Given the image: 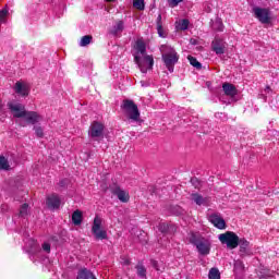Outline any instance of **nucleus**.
I'll use <instances>...</instances> for the list:
<instances>
[{
    "label": "nucleus",
    "instance_id": "38",
    "mask_svg": "<svg viewBox=\"0 0 279 279\" xmlns=\"http://www.w3.org/2000/svg\"><path fill=\"white\" fill-rule=\"evenodd\" d=\"M153 266L155 267V269H157V271H160V269H158V262H153Z\"/></svg>",
    "mask_w": 279,
    "mask_h": 279
},
{
    "label": "nucleus",
    "instance_id": "9",
    "mask_svg": "<svg viewBox=\"0 0 279 279\" xmlns=\"http://www.w3.org/2000/svg\"><path fill=\"white\" fill-rule=\"evenodd\" d=\"M104 130H105L104 123L94 121L89 126L88 136L90 138H94V141L104 138Z\"/></svg>",
    "mask_w": 279,
    "mask_h": 279
},
{
    "label": "nucleus",
    "instance_id": "4",
    "mask_svg": "<svg viewBox=\"0 0 279 279\" xmlns=\"http://www.w3.org/2000/svg\"><path fill=\"white\" fill-rule=\"evenodd\" d=\"M161 57L162 60L170 73H173V69L175 64H178V60H180V56H178V52L175 49H173L169 45H161L160 46Z\"/></svg>",
    "mask_w": 279,
    "mask_h": 279
},
{
    "label": "nucleus",
    "instance_id": "37",
    "mask_svg": "<svg viewBox=\"0 0 279 279\" xmlns=\"http://www.w3.org/2000/svg\"><path fill=\"white\" fill-rule=\"evenodd\" d=\"M43 250L44 252H47V254H49V252H51V244H49V242H45L43 244Z\"/></svg>",
    "mask_w": 279,
    "mask_h": 279
},
{
    "label": "nucleus",
    "instance_id": "29",
    "mask_svg": "<svg viewBox=\"0 0 279 279\" xmlns=\"http://www.w3.org/2000/svg\"><path fill=\"white\" fill-rule=\"evenodd\" d=\"M133 8L136 10H145V0H133Z\"/></svg>",
    "mask_w": 279,
    "mask_h": 279
},
{
    "label": "nucleus",
    "instance_id": "7",
    "mask_svg": "<svg viewBox=\"0 0 279 279\" xmlns=\"http://www.w3.org/2000/svg\"><path fill=\"white\" fill-rule=\"evenodd\" d=\"M218 239L220 243H222V245H227L229 250H235V247H239V235L232 231L221 233Z\"/></svg>",
    "mask_w": 279,
    "mask_h": 279
},
{
    "label": "nucleus",
    "instance_id": "40",
    "mask_svg": "<svg viewBox=\"0 0 279 279\" xmlns=\"http://www.w3.org/2000/svg\"><path fill=\"white\" fill-rule=\"evenodd\" d=\"M60 186H64V184H66V180L60 181Z\"/></svg>",
    "mask_w": 279,
    "mask_h": 279
},
{
    "label": "nucleus",
    "instance_id": "15",
    "mask_svg": "<svg viewBox=\"0 0 279 279\" xmlns=\"http://www.w3.org/2000/svg\"><path fill=\"white\" fill-rule=\"evenodd\" d=\"M209 221L215 228H218V230H226V220H223L221 216L213 214L209 216Z\"/></svg>",
    "mask_w": 279,
    "mask_h": 279
},
{
    "label": "nucleus",
    "instance_id": "21",
    "mask_svg": "<svg viewBox=\"0 0 279 279\" xmlns=\"http://www.w3.org/2000/svg\"><path fill=\"white\" fill-rule=\"evenodd\" d=\"M72 221H73L74 226H81L82 225V211L75 210L72 214Z\"/></svg>",
    "mask_w": 279,
    "mask_h": 279
},
{
    "label": "nucleus",
    "instance_id": "26",
    "mask_svg": "<svg viewBox=\"0 0 279 279\" xmlns=\"http://www.w3.org/2000/svg\"><path fill=\"white\" fill-rule=\"evenodd\" d=\"M211 27L215 32H223V22H221V20H216Z\"/></svg>",
    "mask_w": 279,
    "mask_h": 279
},
{
    "label": "nucleus",
    "instance_id": "19",
    "mask_svg": "<svg viewBox=\"0 0 279 279\" xmlns=\"http://www.w3.org/2000/svg\"><path fill=\"white\" fill-rule=\"evenodd\" d=\"M76 279H96L95 275L92 274L90 270L83 268L78 270Z\"/></svg>",
    "mask_w": 279,
    "mask_h": 279
},
{
    "label": "nucleus",
    "instance_id": "11",
    "mask_svg": "<svg viewBox=\"0 0 279 279\" xmlns=\"http://www.w3.org/2000/svg\"><path fill=\"white\" fill-rule=\"evenodd\" d=\"M62 204V199L58 194L48 195L46 198V206L49 210H58Z\"/></svg>",
    "mask_w": 279,
    "mask_h": 279
},
{
    "label": "nucleus",
    "instance_id": "18",
    "mask_svg": "<svg viewBox=\"0 0 279 279\" xmlns=\"http://www.w3.org/2000/svg\"><path fill=\"white\" fill-rule=\"evenodd\" d=\"M15 93H17V95H22V97H27V95H29V87L21 82H17L15 84Z\"/></svg>",
    "mask_w": 279,
    "mask_h": 279
},
{
    "label": "nucleus",
    "instance_id": "34",
    "mask_svg": "<svg viewBox=\"0 0 279 279\" xmlns=\"http://www.w3.org/2000/svg\"><path fill=\"white\" fill-rule=\"evenodd\" d=\"M159 232H162L163 234L169 232V223L167 222H161L159 225Z\"/></svg>",
    "mask_w": 279,
    "mask_h": 279
},
{
    "label": "nucleus",
    "instance_id": "1",
    "mask_svg": "<svg viewBox=\"0 0 279 279\" xmlns=\"http://www.w3.org/2000/svg\"><path fill=\"white\" fill-rule=\"evenodd\" d=\"M11 114L14 119H20L16 121L21 128H27V125H36L43 121V116L36 111H28L25 109V105L11 100L7 104Z\"/></svg>",
    "mask_w": 279,
    "mask_h": 279
},
{
    "label": "nucleus",
    "instance_id": "17",
    "mask_svg": "<svg viewBox=\"0 0 279 279\" xmlns=\"http://www.w3.org/2000/svg\"><path fill=\"white\" fill-rule=\"evenodd\" d=\"M135 56H147V46H145V41H143L142 39H138L135 43Z\"/></svg>",
    "mask_w": 279,
    "mask_h": 279
},
{
    "label": "nucleus",
    "instance_id": "20",
    "mask_svg": "<svg viewBox=\"0 0 279 279\" xmlns=\"http://www.w3.org/2000/svg\"><path fill=\"white\" fill-rule=\"evenodd\" d=\"M123 29H124V23L123 21L119 20L116 22V25L111 31V34H113V36H118L119 34H121V32H123Z\"/></svg>",
    "mask_w": 279,
    "mask_h": 279
},
{
    "label": "nucleus",
    "instance_id": "32",
    "mask_svg": "<svg viewBox=\"0 0 279 279\" xmlns=\"http://www.w3.org/2000/svg\"><path fill=\"white\" fill-rule=\"evenodd\" d=\"M0 169H3L4 171H8V169H10V163L8 162V159L5 157H0Z\"/></svg>",
    "mask_w": 279,
    "mask_h": 279
},
{
    "label": "nucleus",
    "instance_id": "39",
    "mask_svg": "<svg viewBox=\"0 0 279 279\" xmlns=\"http://www.w3.org/2000/svg\"><path fill=\"white\" fill-rule=\"evenodd\" d=\"M191 45H197V39L190 40Z\"/></svg>",
    "mask_w": 279,
    "mask_h": 279
},
{
    "label": "nucleus",
    "instance_id": "30",
    "mask_svg": "<svg viewBox=\"0 0 279 279\" xmlns=\"http://www.w3.org/2000/svg\"><path fill=\"white\" fill-rule=\"evenodd\" d=\"M136 270H137V276H140V278H146L147 269H145L143 265H137Z\"/></svg>",
    "mask_w": 279,
    "mask_h": 279
},
{
    "label": "nucleus",
    "instance_id": "24",
    "mask_svg": "<svg viewBox=\"0 0 279 279\" xmlns=\"http://www.w3.org/2000/svg\"><path fill=\"white\" fill-rule=\"evenodd\" d=\"M157 31L161 38H165V33L162 32V15L159 14L157 17Z\"/></svg>",
    "mask_w": 279,
    "mask_h": 279
},
{
    "label": "nucleus",
    "instance_id": "16",
    "mask_svg": "<svg viewBox=\"0 0 279 279\" xmlns=\"http://www.w3.org/2000/svg\"><path fill=\"white\" fill-rule=\"evenodd\" d=\"M222 90L228 97H236L239 93V90H236V87L231 83H223Z\"/></svg>",
    "mask_w": 279,
    "mask_h": 279
},
{
    "label": "nucleus",
    "instance_id": "13",
    "mask_svg": "<svg viewBox=\"0 0 279 279\" xmlns=\"http://www.w3.org/2000/svg\"><path fill=\"white\" fill-rule=\"evenodd\" d=\"M111 193L117 195L118 199H120L123 204H128V202H130V193L119 186L112 187Z\"/></svg>",
    "mask_w": 279,
    "mask_h": 279
},
{
    "label": "nucleus",
    "instance_id": "12",
    "mask_svg": "<svg viewBox=\"0 0 279 279\" xmlns=\"http://www.w3.org/2000/svg\"><path fill=\"white\" fill-rule=\"evenodd\" d=\"M211 49L217 56H223V53H226V41L219 37H216L211 43Z\"/></svg>",
    "mask_w": 279,
    "mask_h": 279
},
{
    "label": "nucleus",
    "instance_id": "33",
    "mask_svg": "<svg viewBox=\"0 0 279 279\" xmlns=\"http://www.w3.org/2000/svg\"><path fill=\"white\" fill-rule=\"evenodd\" d=\"M238 245H240L241 250H247L250 242L245 239H241L239 240Z\"/></svg>",
    "mask_w": 279,
    "mask_h": 279
},
{
    "label": "nucleus",
    "instance_id": "2",
    "mask_svg": "<svg viewBox=\"0 0 279 279\" xmlns=\"http://www.w3.org/2000/svg\"><path fill=\"white\" fill-rule=\"evenodd\" d=\"M121 108L123 109L128 123H137V125L143 123V119H141V111L138 110V106L134 104V100H123Z\"/></svg>",
    "mask_w": 279,
    "mask_h": 279
},
{
    "label": "nucleus",
    "instance_id": "31",
    "mask_svg": "<svg viewBox=\"0 0 279 279\" xmlns=\"http://www.w3.org/2000/svg\"><path fill=\"white\" fill-rule=\"evenodd\" d=\"M187 60L192 66H195V69H202V63H199L196 58L189 56Z\"/></svg>",
    "mask_w": 279,
    "mask_h": 279
},
{
    "label": "nucleus",
    "instance_id": "44",
    "mask_svg": "<svg viewBox=\"0 0 279 279\" xmlns=\"http://www.w3.org/2000/svg\"><path fill=\"white\" fill-rule=\"evenodd\" d=\"M236 265H241V262H236V263H235V267H236Z\"/></svg>",
    "mask_w": 279,
    "mask_h": 279
},
{
    "label": "nucleus",
    "instance_id": "45",
    "mask_svg": "<svg viewBox=\"0 0 279 279\" xmlns=\"http://www.w3.org/2000/svg\"><path fill=\"white\" fill-rule=\"evenodd\" d=\"M266 89H267V90H269V86H268V87H266Z\"/></svg>",
    "mask_w": 279,
    "mask_h": 279
},
{
    "label": "nucleus",
    "instance_id": "22",
    "mask_svg": "<svg viewBox=\"0 0 279 279\" xmlns=\"http://www.w3.org/2000/svg\"><path fill=\"white\" fill-rule=\"evenodd\" d=\"M93 43V36L92 35H85L81 38L80 47H88Z\"/></svg>",
    "mask_w": 279,
    "mask_h": 279
},
{
    "label": "nucleus",
    "instance_id": "27",
    "mask_svg": "<svg viewBox=\"0 0 279 279\" xmlns=\"http://www.w3.org/2000/svg\"><path fill=\"white\" fill-rule=\"evenodd\" d=\"M208 278H209V279H220V278H221V275L219 274V269H217V268H211V269L209 270Z\"/></svg>",
    "mask_w": 279,
    "mask_h": 279
},
{
    "label": "nucleus",
    "instance_id": "8",
    "mask_svg": "<svg viewBox=\"0 0 279 279\" xmlns=\"http://www.w3.org/2000/svg\"><path fill=\"white\" fill-rule=\"evenodd\" d=\"M92 232L97 241H104L108 239V232L101 229V218L96 216L92 227Z\"/></svg>",
    "mask_w": 279,
    "mask_h": 279
},
{
    "label": "nucleus",
    "instance_id": "35",
    "mask_svg": "<svg viewBox=\"0 0 279 279\" xmlns=\"http://www.w3.org/2000/svg\"><path fill=\"white\" fill-rule=\"evenodd\" d=\"M183 0H168V5L170 8H178Z\"/></svg>",
    "mask_w": 279,
    "mask_h": 279
},
{
    "label": "nucleus",
    "instance_id": "41",
    "mask_svg": "<svg viewBox=\"0 0 279 279\" xmlns=\"http://www.w3.org/2000/svg\"><path fill=\"white\" fill-rule=\"evenodd\" d=\"M191 182H192V184H195V182H197V178L191 179Z\"/></svg>",
    "mask_w": 279,
    "mask_h": 279
},
{
    "label": "nucleus",
    "instance_id": "25",
    "mask_svg": "<svg viewBox=\"0 0 279 279\" xmlns=\"http://www.w3.org/2000/svg\"><path fill=\"white\" fill-rule=\"evenodd\" d=\"M20 217H27L29 215V205L27 203L23 204L20 208Z\"/></svg>",
    "mask_w": 279,
    "mask_h": 279
},
{
    "label": "nucleus",
    "instance_id": "23",
    "mask_svg": "<svg viewBox=\"0 0 279 279\" xmlns=\"http://www.w3.org/2000/svg\"><path fill=\"white\" fill-rule=\"evenodd\" d=\"M189 20L184 19V20H180L178 22H175V25H178V29H181L182 32L189 29Z\"/></svg>",
    "mask_w": 279,
    "mask_h": 279
},
{
    "label": "nucleus",
    "instance_id": "5",
    "mask_svg": "<svg viewBox=\"0 0 279 279\" xmlns=\"http://www.w3.org/2000/svg\"><path fill=\"white\" fill-rule=\"evenodd\" d=\"M191 243L192 245H195L201 256H208V254H210V247H213V244L209 242L208 239L192 235Z\"/></svg>",
    "mask_w": 279,
    "mask_h": 279
},
{
    "label": "nucleus",
    "instance_id": "28",
    "mask_svg": "<svg viewBox=\"0 0 279 279\" xmlns=\"http://www.w3.org/2000/svg\"><path fill=\"white\" fill-rule=\"evenodd\" d=\"M8 9L0 10V26L2 23H8Z\"/></svg>",
    "mask_w": 279,
    "mask_h": 279
},
{
    "label": "nucleus",
    "instance_id": "14",
    "mask_svg": "<svg viewBox=\"0 0 279 279\" xmlns=\"http://www.w3.org/2000/svg\"><path fill=\"white\" fill-rule=\"evenodd\" d=\"M191 199L194 202L197 206H210V197L202 196V194L193 193L191 194Z\"/></svg>",
    "mask_w": 279,
    "mask_h": 279
},
{
    "label": "nucleus",
    "instance_id": "36",
    "mask_svg": "<svg viewBox=\"0 0 279 279\" xmlns=\"http://www.w3.org/2000/svg\"><path fill=\"white\" fill-rule=\"evenodd\" d=\"M34 130H35L36 136H38V138H43L44 136L43 128L35 126Z\"/></svg>",
    "mask_w": 279,
    "mask_h": 279
},
{
    "label": "nucleus",
    "instance_id": "42",
    "mask_svg": "<svg viewBox=\"0 0 279 279\" xmlns=\"http://www.w3.org/2000/svg\"><path fill=\"white\" fill-rule=\"evenodd\" d=\"M107 3H114L116 0H105Z\"/></svg>",
    "mask_w": 279,
    "mask_h": 279
},
{
    "label": "nucleus",
    "instance_id": "3",
    "mask_svg": "<svg viewBox=\"0 0 279 279\" xmlns=\"http://www.w3.org/2000/svg\"><path fill=\"white\" fill-rule=\"evenodd\" d=\"M121 108L123 109L128 123H137V125L143 123V119H141V111L138 110V106L134 104V100H123Z\"/></svg>",
    "mask_w": 279,
    "mask_h": 279
},
{
    "label": "nucleus",
    "instance_id": "6",
    "mask_svg": "<svg viewBox=\"0 0 279 279\" xmlns=\"http://www.w3.org/2000/svg\"><path fill=\"white\" fill-rule=\"evenodd\" d=\"M134 60L142 73H147V71H151V69H154V57L149 54H134Z\"/></svg>",
    "mask_w": 279,
    "mask_h": 279
},
{
    "label": "nucleus",
    "instance_id": "43",
    "mask_svg": "<svg viewBox=\"0 0 279 279\" xmlns=\"http://www.w3.org/2000/svg\"><path fill=\"white\" fill-rule=\"evenodd\" d=\"M177 215H182V208H179V213Z\"/></svg>",
    "mask_w": 279,
    "mask_h": 279
},
{
    "label": "nucleus",
    "instance_id": "10",
    "mask_svg": "<svg viewBox=\"0 0 279 279\" xmlns=\"http://www.w3.org/2000/svg\"><path fill=\"white\" fill-rule=\"evenodd\" d=\"M254 15L264 25H269L271 23V12L269 9H263L255 7L253 9Z\"/></svg>",
    "mask_w": 279,
    "mask_h": 279
}]
</instances>
